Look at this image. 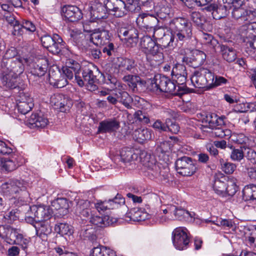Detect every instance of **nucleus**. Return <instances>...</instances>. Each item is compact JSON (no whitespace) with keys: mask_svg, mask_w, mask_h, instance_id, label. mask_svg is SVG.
<instances>
[{"mask_svg":"<svg viewBox=\"0 0 256 256\" xmlns=\"http://www.w3.org/2000/svg\"><path fill=\"white\" fill-rule=\"evenodd\" d=\"M118 36L125 40L128 46L133 47L136 46L138 42V33L137 30L132 26L127 28H120L118 30Z\"/></svg>","mask_w":256,"mask_h":256,"instance_id":"9","label":"nucleus"},{"mask_svg":"<svg viewBox=\"0 0 256 256\" xmlns=\"http://www.w3.org/2000/svg\"><path fill=\"white\" fill-rule=\"evenodd\" d=\"M161 43L164 48L173 47L176 46L178 41H176V37L174 34L170 36L166 34L162 38H161Z\"/></svg>","mask_w":256,"mask_h":256,"instance_id":"49","label":"nucleus"},{"mask_svg":"<svg viewBox=\"0 0 256 256\" xmlns=\"http://www.w3.org/2000/svg\"><path fill=\"white\" fill-rule=\"evenodd\" d=\"M82 50L86 52H88L90 55H91L93 58L98 59L100 58L102 52L100 50L96 48H91L87 46H84L82 48Z\"/></svg>","mask_w":256,"mask_h":256,"instance_id":"63","label":"nucleus"},{"mask_svg":"<svg viewBox=\"0 0 256 256\" xmlns=\"http://www.w3.org/2000/svg\"><path fill=\"white\" fill-rule=\"evenodd\" d=\"M171 74L172 76H187L186 67L182 64H176L172 68Z\"/></svg>","mask_w":256,"mask_h":256,"instance_id":"52","label":"nucleus"},{"mask_svg":"<svg viewBox=\"0 0 256 256\" xmlns=\"http://www.w3.org/2000/svg\"><path fill=\"white\" fill-rule=\"evenodd\" d=\"M165 26L170 34L176 37V41L184 42L192 36V24L186 18H174L168 20V22L165 23Z\"/></svg>","mask_w":256,"mask_h":256,"instance_id":"2","label":"nucleus"},{"mask_svg":"<svg viewBox=\"0 0 256 256\" xmlns=\"http://www.w3.org/2000/svg\"><path fill=\"white\" fill-rule=\"evenodd\" d=\"M55 231L62 236L70 234L71 232L70 226L66 223H59L55 226Z\"/></svg>","mask_w":256,"mask_h":256,"instance_id":"50","label":"nucleus"},{"mask_svg":"<svg viewBox=\"0 0 256 256\" xmlns=\"http://www.w3.org/2000/svg\"><path fill=\"white\" fill-rule=\"evenodd\" d=\"M122 80L128 84L129 87L134 92V88L136 86V83L138 82V80H139V76L135 75L128 74L124 76Z\"/></svg>","mask_w":256,"mask_h":256,"instance_id":"53","label":"nucleus"},{"mask_svg":"<svg viewBox=\"0 0 256 256\" xmlns=\"http://www.w3.org/2000/svg\"><path fill=\"white\" fill-rule=\"evenodd\" d=\"M157 16L159 18L164 20L166 23L168 22V20H172L173 16L172 10L168 6H162L157 12Z\"/></svg>","mask_w":256,"mask_h":256,"instance_id":"44","label":"nucleus"},{"mask_svg":"<svg viewBox=\"0 0 256 256\" xmlns=\"http://www.w3.org/2000/svg\"><path fill=\"white\" fill-rule=\"evenodd\" d=\"M26 100V101H24L22 98V100L17 104L18 111L22 114H26L34 106L31 98H28Z\"/></svg>","mask_w":256,"mask_h":256,"instance_id":"43","label":"nucleus"},{"mask_svg":"<svg viewBox=\"0 0 256 256\" xmlns=\"http://www.w3.org/2000/svg\"><path fill=\"white\" fill-rule=\"evenodd\" d=\"M169 210H172L176 218L180 220L188 221L191 220L194 216V212L190 213L181 208H178L174 206H170Z\"/></svg>","mask_w":256,"mask_h":256,"instance_id":"30","label":"nucleus"},{"mask_svg":"<svg viewBox=\"0 0 256 256\" xmlns=\"http://www.w3.org/2000/svg\"><path fill=\"white\" fill-rule=\"evenodd\" d=\"M120 128V122L116 118H108L100 122L98 127L100 133L115 132Z\"/></svg>","mask_w":256,"mask_h":256,"instance_id":"17","label":"nucleus"},{"mask_svg":"<svg viewBox=\"0 0 256 256\" xmlns=\"http://www.w3.org/2000/svg\"><path fill=\"white\" fill-rule=\"evenodd\" d=\"M56 40H54L53 42L48 48V50L54 54H60L62 49L64 48V42L62 38L58 34H55Z\"/></svg>","mask_w":256,"mask_h":256,"instance_id":"35","label":"nucleus"},{"mask_svg":"<svg viewBox=\"0 0 256 256\" xmlns=\"http://www.w3.org/2000/svg\"><path fill=\"white\" fill-rule=\"evenodd\" d=\"M186 76H174L175 80L174 81L177 84L178 88L182 94H186L187 91L186 86Z\"/></svg>","mask_w":256,"mask_h":256,"instance_id":"51","label":"nucleus"},{"mask_svg":"<svg viewBox=\"0 0 256 256\" xmlns=\"http://www.w3.org/2000/svg\"><path fill=\"white\" fill-rule=\"evenodd\" d=\"M243 149L244 148H240L232 150L230 154V158L234 161L240 162L244 156Z\"/></svg>","mask_w":256,"mask_h":256,"instance_id":"58","label":"nucleus"},{"mask_svg":"<svg viewBox=\"0 0 256 256\" xmlns=\"http://www.w3.org/2000/svg\"><path fill=\"white\" fill-rule=\"evenodd\" d=\"M112 34L109 30L98 28L90 35V40L96 46L106 45L111 41Z\"/></svg>","mask_w":256,"mask_h":256,"instance_id":"12","label":"nucleus"},{"mask_svg":"<svg viewBox=\"0 0 256 256\" xmlns=\"http://www.w3.org/2000/svg\"><path fill=\"white\" fill-rule=\"evenodd\" d=\"M28 183L24 180H10L2 184L0 186L1 192L6 196L24 192L25 197L28 196L26 191Z\"/></svg>","mask_w":256,"mask_h":256,"instance_id":"4","label":"nucleus"},{"mask_svg":"<svg viewBox=\"0 0 256 256\" xmlns=\"http://www.w3.org/2000/svg\"><path fill=\"white\" fill-rule=\"evenodd\" d=\"M118 66L122 71L132 72L136 68V64L132 59L118 58Z\"/></svg>","mask_w":256,"mask_h":256,"instance_id":"36","label":"nucleus"},{"mask_svg":"<svg viewBox=\"0 0 256 256\" xmlns=\"http://www.w3.org/2000/svg\"><path fill=\"white\" fill-rule=\"evenodd\" d=\"M66 66L74 72V80H76L78 84L80 87L84 86L82 78L80 76V71L81 68L80 64L76 60L70 58L66 60Z\"/></svg>","mask_w":256,"mask_h":256,"instance_id":"24","label":"nucleus"},{"mask_svg":"<svg viewBox=\"0 0 256 256\" xmlns=\"http://www.w3.org/2000/svg\"><path fill=\"white\" fill-rule=\"evenodd\" d=\"M126 216L131 220L138 222L145 220L147 218V214L142 212L140 208H134L126 214Z\"/></svg>","mask_w":256,"mask_h":256,"instance_id":"33","label":"nucleus"},{"mask_svg":"<svg viewBox=\"0 0 256 256\" xmlns=\"http://www.w3.org/2000/svg\"><path fill=\"white\" fill-rule=\"evenodd\" d=\"M48 124V118L38 114H32L28 120V124L31 128H44Z\"/></svg>","mask_w":256,"mask_h":256,"instance_id":"23","label":"nucleus"},{"mask_svg":"<svg viewBox=\"0 0 256 256\" xmlns=\"http://www.w3.org/2000/svg\"><path fill=\"white\" fill-rule=\"evenodd\" d=\"M106 0H103V4L98 3L92 7L93 16L96 18L102 19L106 17L107 12H109V10L106 8Z\"/></svg>","mask_w":256,"mask_h":256,"instance_id":"37","label":"nucleus"},{"mask_svg":"<svg viewBox=\"0 0 256 256\" xmlns=\"http://www.w3.org/2000/svg\"><path fill=\"white\" fill-rule=\"evenodd\" d=\"M238 186L236 183L232 180L228 181L226 184V190L225 194H227L228 196H234L238 190Z\"/></svg>","mask_w":256,"mask_h":256,"instance_id":"60","label":"nucleus"},{"mask_svg":"<svg viewBox=\"0 0 256 256\" xmlns=\"http://www.w3.org/2000/svg\"><path fill=\"white\" fill-rule=\"evenodd\" d=\"M168 80L169 78L164 76L157 75L154 76V80L151 82V84L152 87L156 88V90H159L160 92H164ZM154 89L152 90L153 91H154Z\"/></svg>","mask_w":256,"mask_h":256,"instance_id":"31","label":"nucleus"},{"mask_svg":"<svg viewBox=\"0 0 256 256\" xmlns=\"http://www.w3.org/2000/svg\"><path fill=\"white\" fill-rule=\"evenodd\" d=\"M120 155L122 160L124 162H130L137 160L138 158V155L134 152V150L128 148H122Z\"/></svg>","mask_w":256,"mask_h":256,"instance_id":"40","label":"nucleus"},{"mask_svg":"<svg viewBox=\"0 0 256 256\" xmlns=\"http://www.w3.org/2000/svg\"><path fill=\"white\" fill-rule=\"evenodd\" d=\"M134 118L139 122L144 124H148L150 122V119L148 114L147 112L138 110L135 112L134 114Z\"/></svg>","mask_w":256,"mask_h":256,"instance_id":"54","label":"nucleus"},{"mask_svg":"<svg viewBox=\"0 0 256 256\" xmlns=\"http://www.w3.org/2000/svg\"><path fill=\"white\" fill-rule=\"evenodd\" d=\"M140 161L146 168L147 176L150 179L158 178L162 180L167 182L170 176L168 168H160L156 164V160L154 156L143 150L140 154Z\"/></svg>","mask_w":256,"mask_h":256,"instance_id":"1","label":"nucleus"},{"mask_svg":"<svg viewBox=\"0 0 256 256\" xmlns=\"http://www.w3.org/2000/svg\"><path fill=\"white\" fill-rule=\"evenodd\" d=\"M63 74L66 77V79H62L58 80V84H60V87H63L68 84V80H71L73 82H76V80H74V72L70 69H69L66 66L62 68Z\"/></svg>","mask_w":256,"mask_h":256,"instance_id":"47","label":"nucleus"},{"mask_svg":"<svg viewBox=\"0 0 256 256\" xmlns=\"http://www.w3.org/2000/svg\"><path fill=\"white\" fill-rule=\"evenodd\" d=\"M148 54H150L152 56V59L156 62H162L164 56L163 54V48L160 45L156 44H154L148 51Z\"/></svg>","mask_w":256,"mask_h":256,"instance_id":"42","label":"nucleus"},{"mask_svg":"<svg viewBox=\"0 0 256 256\" xmlns=\"http://www.w3.org/2000/svg\"><path fill=\"white\" fill-rule=\"evenodd\" d=\"M31 212L34 214V220L36 222L47 220L52 216V210L49 206L45 205L33 206Z\"/></svg>","mask_w":256,"mask_h":256,"instance_id":"13","label":"nucleus"},{"mask_svg":"<svg viewBox=\"0 0 256 256\" xmlns=\"http://www.w3.org/2000/svg\"><path fill=\"white\" fill-rule=\"evenodd\" d=\"M105 4L109 12H112L116 17H122L128 12L126 4L122 0H106Z\"/></svg>","mask_w":256,"mask_h":256,"instance_id":"10","label":"nucleus"},{"mask_svg":"<svg viewBox=\"0 0 256 256\" xmlns=\"http://www.w3.org/2000/svg\"><path fill=\"white\" fill-rule=\"evenodd\" d=\"M2 69L9 71L14 76H18L22 74L24 70V66L22 61L15 58L14 60H10V62H7L5 66H0Z\"/></svg>","mask_w":256,"mask_h":256,"instance_id":"19","label":"nucleus"},{"mask_svg":"<svg viewBox=\"0 0 256 256\" xmlns=\"http://www.w3.org/2000/svg\"><path fill=\"white\" fill-rule=\"evenodd\" d=\"M67 99L62 94H56L52 96L50 98V104L55 110H59L60 112H65L66 108H69L67 106Z\"/></svg>","mask_w":256,"mask_h":256,"instance_id":"22","label":"nucleus"},{"mask_svg":"<svg viewBox=\"0 0 256 256\" xmlns=\"http://www.w3.org/2000/svg\"><path fill=\"white\" fill-rule=\"evenodd\" d=\"M156 42L150 36H143L140 42V46L143 52L147 54L148 51L152 48L156 44Z\"/></svg>","mask_w":256,"mask_h":256,"instance_id":"45","label":"nucleus"},{"mask_svg":"<svg viewBox=\"0 0 256 256\" xmlns=\"http://www.w3.org/2000/svg\"><path fill=\"white\" fill-rule=\"evenodd\" d=\"M152 32V36L154 37L157 40H160L166 34H165V30L164 28L158 26L157 27L156 26L154 28V29L152 30H151Z\"/></svg>","mask_w":256,"mask_h":256,"instance_id":"64","label":"nucleus"},{"mask_svg":"<svg viewBox=\"0 0 256 256\" xmlns=\"http://www.w3.org/2000/svg\"><path fill=\"white\" fill-rule=\"evenodd\" d=\"M36 234L42 238H44L48 234L52 232L51 227L46 220L42 221L37 223L34 226Z\"/></svg>","mask_w":256,"mask_h":256,"instance_id":"32","label":"nucleus"},{"mask_svg":"<svg viewBox=\"0 0 256 256\" xmlns=\"http://www.w3.org/2000/svg\"><path fill=\"white\" fill-rule=\"evenodd\" d=\"M214 80V74L204 68L194 71L191 78L192 82L196 88H203L204 90L212 88Z\"/></svg>","mask_w":256,"mask_h":256,"instance_id":"3","label":"nucleus"},{"mask_svg":"<svg viewBox=\"0 0 256 256\" xmlns=\"http://www.w3.org/2000/svg\"><path fill=\"white\" fill-rule=\"evenodd\" d=\"M170 122V120L168 118L166 119L164 122H162L160 120H157L152 124V126L160 132H166L168 123Z\"/></svg>","mask_w":256,"mask_h":256,"instance_id":"56","label":"nucleus"},{"mask_svg":"<svg viewBox=\"0 0 256 256\" xmlns=\"http://www.w3.org/2000/svg\"><path fill=\"white\" fill-rule=\"evenodd\" d=\"M94 230L91 225H83L79 230L80 236L84 239L92 238Z\"/></svg>","mask_w":256,"mask_h":256,"instance_id":"46","label":"nucleus"},{"mask_svg":"<svg viewBox=\"0 0 256 256\" xmlns=\"http://www.w3.org/2000/svg\"><path fill=\"white\" fill-rule=\"evenodd\" d=\"M0 237L10 244H20L21 242V234L17 229L8 225L0 226Z\"/></svg>","mask_w":256,"mask_h":256,"instance_id":"7","label":"nucleus"},{"mask_svg":"<svg viewBox=\"0 0 256 256\" xmlns=\"http://www.w3.org/2000/svg\"><path fill=\"white\" fill-rule=\"evenodd\" d=\"M136 84V87L134 88V92H144L148 88L147 82L145 80L142 79L140 76Z\"/></svg>","mask_w":256,"mask_h":256,"instance_id":"59","label":"nucleus"},{"mask_svg":"<svg viewBox=\"0 0 256 256\" xmlns=\"http://www.w3.org/2000/svg\"><path fill=\"white\" fill-rule=\"evenodd\" d=\"M191 20L198 26H201L205 22V18L198 12H193L190 14Z\"/></svg>","mask_w":256,"mask_h":256,"instance_id":"57","label":"nucleus"},{"mask_svg":"<svg viewBox=\"0 0 256 256\" xmlns=\"http://www.w3.org/2000/svg\"><path fill=\"white\" fill-rule=\"evenodd\" d=\"M118 102H121L127 108H131L132 98L126 91H118L116 94Z\"/></svg>","mask_w":256,"mask_h":256,"instance_id":"41","label":"nucleus"},{"mask_svg":"<svg viewBox=\"0 0 256 256\" xmlns=\"http://www.w3.org/2000/svg\"><path fill=\"white\" fill-rule=\"evenodd\" d=\"M202 122L204 124L205 127L210 128H214L216 126H220L224 124V122L220 119L218 120V116L216 114H212L210 113L203 116Z\"/></svg>","mask_w":256,"mask_h":256,"instance_id":"28","label":"nucleus"},{"mask_svg":"<svg viewBox=\"0 0 256 256\" xmlns=\"http://www.w3.org/2000/svg\"><path fill=\"white\" fill-rule=\"evenodd\" d=\"M99 75L102 76V74L98 70L94 71L90 68H85L82 72V80L84 82V86L86 82L87 88L89 90L94 91L97 90L96 83L98 80L97 78Z\"/></svg>","mask_w":256,"mask_h":256,"instance_id":"8","label":"nucleus"},{"mask_svg":"<svg viewBox=\"0 0 256 256\" xmlns=\"http://www.w3.org/2000/svg\"><path fill=\"white\" fill-rule=\"evenodd\" d=\"M190 56H184L182 61L194 68L202 66L206 59V54L203 52L194 50L190 52Z\"/></svg>","mask_w":256,"mask_h":256,"instance_id":"14","label":"nucleus"},{"mask_svg":"<svg viewBox=\"0 0 256 256\" xmlns=\"http://www.w3.org/2000/svg\"><path fill=\"white\" fill-rule=\"evenodd\" d=\"M55 34L52 36L48 34H45L41 36L40 40L42 46L48 49V46L53 42L54 40H56Z\"/></svg>","mask_w":256,"mask_h":256,"instance_id":"61","label":"nucleus"},{"mask_svg":"<svg viewBox=\"0 0 256 256\" xmlns=\"http://www.w3.org/2000/svg\"><path fill=\"white\" fill-rule=\"evenodd\" d=\"M137 24L148 32H150L157 26L158 23V18L148 14H140L136 18Z\"/></svg>","mask_w":256,"mask_h":256,"instance_id":"11","label":"nucleus"},{"mask_svg":"<svg viewBox=\"0 0 256 256\" xmlns=\"http://www.w3.org/2000/svg\"><path fill=\"white\" fill-rule=\"evenodd\" d=\"M212 130V134L216 137L222 138L225 136L228 135L230 131L228 130H224L219 126H216Z\"/></svg>","mask_w":256,"mask_h":256,"instance_id":"62","label":"nucleus"},{"mask_svg":"<svg viewBox=\"0 0 256 256\" xmlns=\"http://www.w3.org/2000/svg\"><path fill=\"white\" fill-rule=\"evenodd\" d=\"M72 204L71 202L66 198H58L52 202V207L58 211V214L64 216L68 212V209Z\"/></svg>","mask_w":256,"mask_h":256,"instance_id":"20","label":"nucleus"},{"mask_svg":"<svg viewBox=\"0 0 256 256\" xmlns=\"http://www.w3.org/2000/svg\"><path fill=\"white\" fill-rule=\"evenodd\" d=\"M20 165L18 160L14 156L0 158V170H2L10 172L16 170Z\"/></svg>","mask_w":256,"mask_h":256,"instance_id":"21","label":"nucleus"},{"mask_svg":"<svg viewBox=\"0 0 256 256\" xmlns=\"http://www.w3.org/2000/svg\"><path fill=\"white\" fill-rule=\"evenodd\" d=\"M124 198L120 194H117L113 199L96 203L95 207L98 212H104L107 210L118 207V204H124Z\"/></svg>","mask_w":256,"mask_h":256,"instance_id":"15","label":"nucleus"},{"mask_svg":"<svg viewBox=\"0 0 256 256\" xmlns=\"http://www.w3.org/2000/svg\"><path fill=\"white\" fill-rule=\"evenodd\" d=\"M230 6H226L224 4H216V10L214 12V18L220 20L228 16Z\"/></svg>","mask_w":256,"mask_h":256,"instance_id":"38","label":"nucleus"},{"mask_svg":"<svg viewBox=\"0 0 256 256\" xmlns=\"http://www.w3.org/2000/svg\"><path fill=\"white\" fill-rule=\"evenodd\" d=\"M218 48L222 58L226 62H232L236 60V52L233 48L223 44H219Z\"/></svg>","mask_w":256,"mask_h":256,"instance_id":"25","label":"nucleus"},{"mask_svg":"<svg viewBox=\"0 0 256 256\" xmlns=\"http://www.w3.org/2000/svg\"><path fill=\"white\" fill-rule=\"evenodd\" d=\"M116 222L115 218H110L109 216H93L90 219V222L98 227L104 228Z\"/></svg>","mask_w":256,"mask_h":256,"instance_id":"26","label":"nucleus"},{"mask_svg":"<svg viewBox=\"0 0 256 256\" xmlns=\"http://www.w3.org/2000/svg\"><path fill=\"white\" fill-rule=\"evenodd\" d=\"M213 188L218 194H225L226 184L224 182L226 178L222 174H216L214 176Z\"/></svg>","mask_w":256,"mask_h":256,"instance_id":"29","label":"nucleus"},{"mask_svg":"<svg viewBox=\"0 0 256 256\" xmlns=\"http://www.w3.org/2000/svg\"><path fill=\"white\" fill-rule=\"evenodd\" d=\"M92 256H116L114 250L105 246H100L93 248Z\"/></svg>","mask_w":256,"mask_h":256,"instance_id":"39","label":"nucleus"},{"mask_svg":"<svg viewBox=\"0 0 256 256\" xmlns=\"http://www.w3.org/2000/svg\"><path fill=\"white\" fill-rule=\"evenodd\" d=\"M134 138L139 143L151 138V132L148 128H139L136 130L132 134Z\"/></svg>","mask_w":256,"mask_h":256,"instance_id":"34","label":"nucleus"},{"mask_svg":"<svg viewBox=\"0 0 256 256\" xmlns=\"http://www.w3.org/2000/svg\"><path fill=\"white\" fill-rule=\"evenodd\" d=\"M62 16L70 22H76L82 18V14L79 8L75 6H64L62 8Z\"/></svg>","mask_w":256,"mask_h":256,"instance_id":"18","label":"nucleus"},{"mask_svg":"<svg viewBox=\"0 0 256 256\" xmlns=\"http://www.w3.org/2000/svg\"><path fill=\"white\" fill-rule=\"evenodd\" d=\"M9 71L2 69V82L6 88H14L17 86L16 78L18 76H14Z\"/></svg>","mask_w":256,"mask_h":256,"instance_id":"27","label":"nucleus"},{"mask_svg":"<svg viewBox=\"0 0 256 256\" xmlns=\"http://www.w3.org/2000/svg\"><path fill=\"white\" fill-rule=\"evenodd\" d=\"M164 92H169L174 95H182L174 80L172 81L170 78Z\"/></svg>","mask_w":256,"mask_h":256,"instance_id":"55","label":"nucleus"},{"mask_svg":"<svg viewBox=\"0 0 256 256\" xmlns=\"http://www.w3.org/2000/svg\"><path fill=\"white\" fill-rule=\"evenodd\" d=\"M175 166L178 173L184 176H192L198 169L196 160L186 156L178 158Z\"/></svg>","mask_w":256,"mask_h":256,"instance_id":"5","label":"nucleus"},{"mask_svg":"<svg viewBox=\"0 0 256 256\" xmlns=\"http://www.w3.org/2000/svg\"><path fill=\"white\" fill-rule=\"evenodd\" d=\"M172 242L176 248L182 250L190 242L188 230L184 227L177 228L172 232Z\"/></svg>","mask_w":256,"mask_h":256,"instance_id":"6","label":"nucleus"},{"mask_svg":"<svg viewBox=\"0 0 256 256\" xmlns=\"http://www.w3.org/2000/svg\"><path fill=\"white\" fill-rule=\"evenodd\" d=\"M17 55V52L14 48L12 47L8 50L0 62V66H5L10 60H14V56Z\"/></svg>","mask_w":256,"mask_h":256,"instance_id":"48","label":"nucleus"},{"mask_svg":"<svg viewBox=\"0 0 256 256\" xmlns=\"http://www.w3.org/2000/svg\"><path fill=\"white\" fill-rule=\"evenodd\" d=\"M30 73L32 75L41 77L47 71L48 60L46 58L36 59L30 64Z\"/></svg>","mask_w":256,"mask_h":256,"instance_id":"16","label":"nucleus"}]
</instances>
